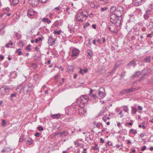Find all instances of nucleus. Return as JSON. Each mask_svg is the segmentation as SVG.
<instances>
[{
	"label": "nucleus",
	"instance_id": "44",
	"mask_svg": "<svg viewBox=\"0 0 153 153\" xmlns=\"http://www.w3.org/2000/svg\"><path fill=\"white\" fill-rule=\"evenodd\" d=\"M42 39L41 38L39 37L38 38V39H36L35 40V42L36 43L38 42L39 41H42Z\"/></svg>",
	"mask_w": 153,
	"mask_h": 153
},
{
	"label": "nucleus",
	"instance_id": "49",
	"mask_svg": "<svg viewBox=\"0 0 153 153\" xmlns=\"http://www.w3.org/2000/svg\"><path fill=\"white\" fill-rule=\"evenodd\" d=\"M16 93H14L12 94L11 95H10V97H16Z\"/></svg>",
	"mask_w": 153,
	"mask_h": 153
},
{
	"label": "nucleus",
	"instance_id": "35",
	"mask_svg": "<svg viewBox=\"0 0 153 153\" xmlns=\"http://www.w3.org/2000/svg\"><path fill=\"white\" fill-rule=\"evenodd\" d=\"M116 10H117V8H116V7H113L111 8L110 12L111 13H112L115 11V12H116Z\"/></svg>",
	"mask_w": 153,
	"mask_h": 153
},
{
	"label": "nucleus",
	"instance_id": "19",
	"mask_svg": "<svg viewBox=\"0 0 153 153\" xmlns=\"http://www.w3.org/2000/svg\"><path fill=\"white\" fill-rule=\"evenodd\" d=\"M93 92V90L91 89H90V92L88 94V95L90 96H91V97L93 98L94 99H96L97 97L96 96V95H94V94H92V93Z\"/></svg>",
	"mask_w": 153,
	"mask_h": 153
},
{
	"label": "nucleus",
	"instance_id": "22",
	"mask_svg": "<svg viewBox=\"0 0 153 153\" xmlns=\"http://www.w3.org/2000/svg\"><path fill=\"white\" fill-rule=\"evenodd\" d=\"M134 65V66H135L136 65V62L134 60H132L130 62L128 63L127 64L128 65V66H131V65Z\"/></svg>",
	"mask_w": 153,
	"mask_h": 153
},
{
	"label": "nucleus",
	"instance_id": "58",
	"mask_svg": "<svg viewBox=\"0 0 153 153\" xmlns=\"http://www.w3.org/2000/svg\"><path fill=\"white\" fill-rule=\"evenodd\" d=\"M104 140L102 138H100V143H104Z\"/></svg>",
	"mask_w": 153,
	"mask_h": 153
},
{
	"label": "nucleus",
	"instance_id": "38",
	"mask_svg": "<svg viewBox=\"0 0 153 153\" xmlns=\"http://www.w3.org/2000/svg\"><path fill=\"white\" fill-rule=\"evenodd\" d=\"M89 25H90V24L88 22H87L86 23H84V25H83L84 28V29H86V28L87 27H88Z\"/></svg>",
	"mask_w": 153,
	"mask_h": 153
},
{
	"label": "nucleus",
	"instance_id": "2",
	"mask_svg": "<svg viewBox=\"0 0 153 153\" xmlns=\"http://www.w3.org/2000/svg\"><path fill=\"white\" fill-rule=\"evenodd\" d=\"M10 89L7 86H4L0 88V95L3 97L6 93H8Z\"/></svg>",
	"mask_w": 153,
	"mask_h": 153
},
{
	"label": "nucleus",
	"instance_id": "17",
	"mask_svg": "<svg viewBox=\"0 0 153 153\" xmlns=\"http://www.w3.org/2000/svg\"><path fill=\"white\" fill-rule=\"evenodd\" d=\"M79 13L84 18H87L88 16V14L86 11H83L82 12V11H81Z\"/></svg>",
	"mask_w": 153,
	"mask_h": 153
},
{
	"label": "nucleus",
	"instance_id": "57",
	"mask_svg": "<svg viewBox=\"0 0 153 153\" xmlns=\"http://www.w3.org/2000/svg\"><path fill=\"white\" fill-rule=\"evenodd\" d=\"M38 128L39 131H42L43 130V127L42 126H39L38 127Z\"/></svg>",
	"mask_w": 153,
	"mask_h": 153
},
{
	"label": "nucleus",
	"instance_id": "37",
	"mask_svg": "<svg viewBox=\"0 0 153 153\" xmlns=\"http://www.w3.org/2000/svg\"><path fill=\"white\" fill-rule=\"evenodd\" d=\"M62 31V30H59L58 31H57L56 30H55L54 31L53 33L54 34H57L59 35L61 34Z\"/></svg>",
	"mask_w": 153,
	"mask_h": 153
},
{
	"label": "nucleus",
	"instance_id": "14",
	"mask_svg": "<svg viewBox=\"0 0 153 153\" xmlns=\"http://www.w3.org/2000/svg\"><path fill=\"white\" fill-rule=\"evenodd\" d=\"M136 90L137 89L135 88H132L128 89H125L123 90V94L126 93H128L131 92H132L133 91H134Z\"/></svg>",
	"mask_w": 153,
	"mask_h": 153
},
{
	"label": "nucleus",
	"instance_id": "16",
	"mask_svg": "<svg viewBox=\"0 0 153 153\" xmlns=\"http://www.w3.org/2000/svg\"><path fill=\"white\" fill-rule=\"evenodd\" d=\"M51 117L53 119H58L60 118L61 117V114H53L51 115Z\"/></svg>",
	"mask_w": 153,
	"mask_h": 153
},
{
	"label": "nucleus",
	"instance_id": "62",
	"mask_svg": "<svg viewBox=\"0 0 153 153\" xmlns=\"http://www.w3.org/2000/svg\"><path fill=\"white\" fill-rule=\"evenodd\" d=\"M107 8L106 7H104V8H102L101 9V10L103 11L107 10Z\"/></svg>",
	"mask_w": 153,
	"mask_h": 153
},
{
	"label": "nucleus",
	"instance_id": "61",
	"mask_svg": "<svg viewBox=\"0 0 153 153\" xmlns=\"http://www.w3.org/2000/svg\"><path fill=\"white\" fill-rule=\"evenodd\" d=\"M146 149V146H144L143 147V148H142V149H141V151H144V150H145V149Z\"/></svg>",
	"mask_w": 153,
	"mask_h": 153
},
{
	"label": "nucleus",
	"instance_id": "47",
	"mask_svg": "<svg viewBox=\"0 0 153 153\" xmlns=\"http://www.w3.org/2000/svg\"><path fill=\"white\" fill-rule=\"evenodd\" d=\"M69 28V31L71 33L74 32V29L73 28L70 27H68Z\"/></svg>",
	"mask_w": 153,
	"mask_h": 153
},
{
	"label": "nucleus",
	"instance_id": "10",
	"mask_svg": "<svg viewBox=\"0 0 153 153\" xmlns=\"http://www.w3.org/2000/svg\"><path fill=\"white\" fill-rule=\"evenodd\" d=\"M151 12V10L149 9H148L145 12V13L143 16L145 20H147L149 18V14Z\"/></svg>",
	"mask_w": 153,
	"mask_h": 153
},
{
	"label": "nucleus",
	"instance_id": "9",
	"mask_svg": "<svg viewBox=\"0 0 153 153\" xmlns=\"http://www.w3.org/2000/svg\"><path fill=\"white\" fill-rule=\"evenodd\" d=\"M151 72V70L150 69L148 68H146L144 69L142 71V73L143 75V76H147Z\"/></svg>",
	"mask_w": 153,
	"mask_h": 153
},
{
	"label": "nucleus",
	"instance_id": "30",
	"mask_svg": "<svg viewBox=\"0 0 153 153\" xmlns=\"http://www.w3.org/2000/svg\"><path fill=\"white\" fill-rule=\"evenodd\" d=\"M74 145H76V147H78L81 145V144H79V141L78 140L74 141Z\"/></svg>",
	"mask_w": 153,
	"mask_h": 153
},
{
	"label": "nucleus",
	"instance_id": "20",
	"mask_svg": "<svg viewBox=\"0 0 153 153\" xmlns=\"http://www.w3.org/2000/svg\"><path fill=\"white\" fill-rule=\"evenodd\" d=\"M19 0H12L11 2V4L13 6H15L19 3Z\"/></svg>",
	"mask_w": 153,
	"mask_h": 153
},
{
	"label": "nucleus",
	"instance_id": "23",
	"mask_svg": "<svg viewBox=\"0 0 153 153\" xmlns=\"http://www.w3.org/2000/svg\"><path fill=\"white\" fill-rule=\"evenodd\" d=\"M26 140L27 142V143H28V144L29 145H31L33 143V140L29 137H28L27 139Z\"/></svg>",
	"mask_w": 153,
	"mask_h": 153
},
{
	"label": "nucleus",
	"instance_id": "32",
	"mask_svg": "<svg viewBox=\"0 0 153 153\" xmlns=\"http://www.w3.org/2000/svg\"><path fill=\"white\" fill-rule=\"evenodd\" d=\"M129 133L134 134H137V131L136 130H135L133 129H131L129 131Z\"/></svg>",
	"mask_w": 153,
	"mask_h": 153
},
{
	"label": "nucleus",
	"instance_id": "48",
	"mask_svg": "<svg viewBox=\"0 0 153 153\" xmlns=\"http://www.w3.org/2000/svg\"><path fill=\"white\" fill-rule=\"evenodd\" d=\"M15 35L18 39H19L21 38L20 35L18 33H16Z\"/></svg>",
	"mask_w": 153,
	"mask_h": 153
},
{
	"label": "nucleus",
	"instance_id": "27",
	"mask_svg": "<svg viewBox=\"0 0 153 153\" xmlns=\"http://www.w3.org/2000/svg\"><path fill=\"white\" fill-rule=\"evenodd\" d=\"M13 45V42L10 41L7 44L5 45V47L7 48H10L9 45Z\"/></svg>",
	"mask_w": 153,
	"mask_h": 153
},
{
	"label": "nucleus",
	"instance_id": "36",
	"mask_svg": "<svg viewBox=\"0 0 153 153\" xmlns=\"http://www.w3.org/2000/svg\"><path fill=\"white\" fill-rule=\"evenodd\" d=\"M100 123H97V122H95L93 124L94 125L96 126V127L98 128H100Z\"/></svg>",
	"mask_w": 153,
	"mask_h": 153
},
{
	"label": "nucleus",
	"instance_id": "39",
	"mask_svg": "<svg viewBox=\"0 0 153 153\" xmlns=\"http://www.w3.org/2000/svg\"><path fill=\"white\" fill-rule=\"evenodd\" d=\"M82 96L84 97V99L86 100V101L87 102L89 100L88 96L87 95H83Z\"/></svg>",
	"mask_w": 153,
	"mask_h": 153
},
{
	"label": "nucleus",
	"instance_id": "59",
	"mask_svg": "<svg viewBox=\"0 0 153 153\" xmlns=\"http://www.w3.org/2000/svg\"><path fill=\"white\" fill-rule=\"evenodd\" d=\"M122 113H123L122 111H120V112L119 113V114L121 115L120 116V117L121 118L123 116V114H122Z\"/></svg>",
	"mask_w": 153,
	"mask_h": 153
},
{
	"label": "nucleus",
	"instance_id": "13",
	"mask_svg": "<svg viewBox=\"0 0 153 153\" xmlns=\"http://www.w3.org/2000/svg\"><path fill=\"white\" fill-rule=\"evenodd\" d=\"M36 12L32 9H30L27 11V15L29 17L33 16L35 14Z\"/></svg>",
	"mask_w": 153,
	"mask_h": 153
},
{
	"label": "nucleus",
	"instance_id": "60",
	"mask_svg": "<svg viewBox=\"0 0 153 153\" xmlns=\"http://www.w3.org/2000/svg\"><path fill=\"white\" fill-rule=\"evenodd\" d=\"M39 1L41 2L42 3H45L46 2L47 0H39Z\"/></svg>",
	"mask_w": 153,
	"mask_h": 153
},
{
	"label": "nucleus",
	"instance_id": "28",
	"mask_svg": "<svg viewBox=\"0 0 153 153\" xmlns=\"http://www.w3.org/2000/svg\"><path fill=\"white\" fill-rule=\"evenodd\" d=\"M54 24L55 26L58 27L59 26L61 25V23L59 21H56L54 22Z\"/></svg>",
	"mask_w": 153,
	"mask_h": 153
},
{
	"label": "nucleus",
	"instance_id": "54",
	"mask_svg": "<svg viewBox=\"0 0 153 153\" xmlns=\"http://www.w3.org/2000/svg\"><path fill=\"white\" fill-rule=\"evenodd\" d=\"M108 29L110 30L111 31L113 32V33H116V32H115L114 31V30H113V29H112L111 28V27H108Z\"/></svg>",
	"mask_w": 153,
	"mask_h": 153
},
{
	"label": "nucleus",
	"instance_id": "51",
	"mask_svg": "<svg viewBox=\"0 0 153 153\" xmlns=\"http://www.w3.org/2000/svg\"><path fill=\"white\" fill-rule=\"evenodd\" d=\"M6 124V121L5 120H2V125L3 126H4Z\"/></svg>",
	"mask_w": 153,
	"mask_h": 153
},
{
	"label": "nucleus",
	"instance_id": "15",
	"mask_svg": "<svg viewBox=\"0 0 153 153\" xmlns=\"http://www.w3.org/2000/svg\"><path fill=\"white\" fill-rule=\"evenodd\" d=\"M56 40L55 39L49 38L48 40V43L50 45H52L55 42Z\"/></svg>",
	"mask_w": 153,
	"mask_h": 153
},
{
	"label": "nucleus",
	"instance_id": "21",
	"mask_svg": "<svg viewBox=\"0 0 153 153\" xmlns=\"http://www.w3.org/2000/svg\"><path fill=\"white\" fill-rule=\"evenodd\" d=\"M11 150H12V149H11L10 148V147H4L1 151V152H7L9 151H10Z\"/></svg>",
	"mask_w": 153,
	"mask_h": 153
},
{
	"label": "nucleus",
	"instance_id": "41",
	"mask_svg": "<svg viewBox=\"0 0 153 153\" xmlns=\"http://www.w3.org/2000/svg\"><path fill=\"white\" fill-rule=\"evenodd\" d=\"M39 77L38 75L37 74L35 75L33 77L34 79L36 81Z\"/></svg>",
	"mask_w": 153,
	"mask_h": 153
},
{
	"label": "nucleus",
	"instance_id": "55",
	"mask_svg": "<svg viewBox=\"0 0 153 153\" xmlns=\"http://www.w3.org/2000/svg\"><path fill=\"white\" fill-rule=\"evenodd\" d=\"M4 33V31H3V29L1 28L0 29V35H2Z\"/></svg>",
	"mask_w": 153,
	"mask_h": 153
},
{
	"label": "nucleus",
	"instance_id": "52",
	"mask_svg": "<svg viewBox=\"0 0 153 153\" xmlns=\"http://www.w3.org/2000/svg\"><path fill=\"white\" fill-rule=\"evenodd\" d=\"M106 108L105 107H104L102 108V110H101L100 111L103 114L104 113L105 111H106Z\"/></svg>",
	"mask_w": 153,
	"mask_h": 153
},
{
	"label": "nucleus",
	"instance_id": "56",
	"mask_svg": "<svg viewBox=\"0 0 153 153\" xmlns=\"http://www.w3.org/2000/svg\"><path fill=\"white\" fill-rule=\"evenodd\" d=\"M63 132H64V133H63V134H64V135L65 136H66L67 135H68L69 134V132H65V131H63Z\"/></svg>",
	"mask_w": 153,
	"mask_h": 153
},
{
	"label": "nucleus",
	"instance_id": "1",
	"mask_svg": "<svg viewBox=\"0 0 153 153\" xmlns=\"http://www.w3.org/2000/svg\"><path fill=\"white\" fill-rule=\"evenodd\" d=\"M110 21L117 26H119L121 23L122 17H119L116 14L112 13L111 15Z\"/></svg>",
	"mask_w": 153,
	"mask_h": 153
},
{
	"label": "nucleus",
	"instance_id": "64",
	"mask_svg": "<svg viewBox=\"0 0 153 153\" xmlns=\"http://www.w3.org/2000/svg\"><path fill=\"white\" fill-rule=\"evenodd\" d=\"M38 4V2H36V3H34L33 2L32 3V4L34 6H36Z\"/></svg>",
	"mask_w": 153,
	"mask_h": 153
},
{
	"label": "nucleus",
	"instance_id": "63",
	"mask_svg": "<svg viewBox=\"0 0 153 153\" xmlns=\"http://www.w3.org/2000/svg\"><path fill=\"white\" fill-rule=\"evenodd\" d=\"M144 77V76H143L138 80V81L140 82H141L142 80L143 79Z\"/></svg>",
	"mask_w": 153,
	"mask_h": 153
},
{
	"label": "nucleus",
	"instance_id": "33",
	"mask_svg": "<svg viewBox=\"0 0 153 153\" xmlns=\"http://www.w3.org/2000/svg\"><path fill=\"white\" fill-rule=\"evenodd\" d=\"M123 111L125 112H128L129 111L128 107L127 106H124L123 107Z\"/></svg>",
	"mask_w": 153,
	"mask_h": 153
},
{
	"label": "nucleus",
	"instance_id": "4",
	"mask_svg": "<svg viewBox=\"0 0 153 153\" xmlns=\"http://www.w3.org/2000/svg\"><path fill=\"white\" fill-rule=\"evenodd\" d=\"M105 95L104 88L102 87L100 88L99 90V98L100 99H102L105 96Z\"/></svg>",
	"mask_w": 153,
	"mask_h": 153
},
{
	"label": "nucleus",
	"instance_id": "25",
	"mask_svg": "<svg viewBox=\"0 0 153 153\" xmlns=\"http://www.w3.org/2000/svg\"><path fill=\"white\" fill-rule=\"evenodd\" d=\"M43 21L44 22H46L48 24H50L51 22V21L48 18H44L43 19Z\"/></svg>",
	"mask_w": 153,
	"mask_h": 153
},
{
	"label": "nucleus",
	"instance_id": "11",
	"mask_svg": "<svg viewBox=\"0 0 153 153\" xmlns=\"http://www.w3.org/2000/svg\"><path fill=\"white\" fill-rule=\"evenodd\" d=\"M80 51L79 50L76 49H73L72 50V56H78Z\"/></svg>",
	"mask_w": 153,
	"mask_h": 153
},
{
	"label": "nucleus",
	"instance_id": "24",
	"mask_svg": "<svg viewBox=\"0 0 153 153\" xmlns=\"http://www.w3.org/2000/svg\"><path fill=\"white\" fill-rule=\"evenodd\" d=\"M16 53H17L19 55H21L23 54L20 48H19L17 49L16 51Z\"/></svg>",
	"mask_w": 153,
	"mask_h": 153
},
{
	"label": "nucleus",
	"instance_id": "12",
	"mask_svg": "<svg viewBox=\"0 0 153 153\" xmlns=\"http://www.w3.org/2000/svg\"><path fill=\"white\" fill-rule=\"evenodd\" d=\"M145 0H134V3L136 6H140L144 2Z\"/></svg>",
	"mask_w": 153,
	"mask_h": 153
},
{
	"label": "nucleus",
	"instance_id": "29",
	"mask_svg": "<svg viewBox=\"0 0 153 153\" xmlns=\"http://www.w3.org/2000/svg\"><path fill=\"white\" fill-rule=\"evenodd\" d=\"M87 53L89 56H88V58L89 59H91L92 57V52L90 50H89L87 51Z\"/></svg>",
	"mask_w": 153,
	"mask_h": 153
},
{
	"label": "nucleus",
	"instance_id": "50",
	"mask_svg": "<svg viewBox=\"0 0 153 153\" xmlns=\"http://www.w3.org/2000/svg\"><path fill=\"white\" fill-rule=\"evenodd\" d=\"M40 134L38 132H36L35 134V136L37 137H39L40 136Z\"/></svg>",
	"mask_w": 153,
	"mask_h": 153
},
{
	"label": "nucleus",
	"instance_id": "40",
	"mask_svg": "<svg viewBox=\"0 0 153 153\" xmlns=\"http://www.w3.org/2000/svg\"><path fill=\"white\" fill-rule=\"evenodd\" d=\"M33 68L34 69H35L37 67V65L35 63H33L31 64Z\"/></svg>",
	"mask_w": 153,
	"mask_h": 153
},
{
	"label": "nucleus",
	"instance_id": "6",
	"mask_svg": "<svg viewBox=\"0 0 153 153\" xmlns=\"http://www.w3.org/2000/svg\"><path fill=\"white\" fill-rule=\"evenodd\" d=\"M76 102L78 103V104L81 105L84 104L86 103V100L84 99V97L82 95L79 97L76 100Z\"/></svg>",
	"mask_w": 153,
	"mask_h": 153
},
{
	"label": "nucleus",
	"instance_id": "26",
	"mask_svg": "<svg viewBox=\"0 0 153 153\" xmlns=\"http://www.w3.org/2000/svg\"><path fill=\"white\" fill-rule=\"evenodd\" d=\"M131 113L133 114H135L137 111V109L134 107H132Z\"/></svg>",
	"mask_w": 153,
	"mask_h": 153
},
{
	"label": "nucleus",
	"instance_id": "18",
	"mask_svg": "<svg viewBox=\"0 0 153 153\" xmlns=\"http://www.w3.org/2000/svg\"><path fill=\"white\" fill-rule=\"evenodd\" d=\"M151 61V56H147L143 59V62L146 63H149Z\"/></svg>",
	"mask_w": 153,
	"mask_h": 153
},
{
	"label": "nucleus",
	"instance_id": "7",
	"mask_svg": "<svg viewBox=\"0 0 153 153\" xmlns=\"http://www.w3.org/2000/svg\"><path fill=\"white\" fill-rule=\"evenodd\" d=\"M80 108L79 109V114L82 116V115H85L86 113V110L83 108L85 106V105L81 104L79 105Z\"/></svg>",
	"mask_w": 153,
	"mask_h": 153
},
{
	"label": "nucleus",
	"instance_id": "34",
	"mask_svg": "<svg viewBox=\"0 0 153 153\" xmlns=\"http://www.w3.org/2000/svg\"><path fill=\"white\" fill-rule=\"evenodd\" d=\"M140 74V72L139 71H138L136 72L135 74L132 77H137Z\"/></svg>",
	"mask_w": 153,
	"mask_h": 153
},
{
	"label": "nucleus",
	"instance_id": "45",
	"mask_svg": "<svg viewBox=\"0 0 153 153\" xmlns=\"http://www.w3.org/2000/svg\"><path fill=\"white\" fill-rule=\"evenodd\" d=\"M24 135L22 134L19 139V142H22L23 141Z\"/></svg>",
	"mask_w": 153,
	"mask_h": 153
},
{
	"label": "nucleus",
	"instance_id": "3",
	"mask_svg": "<svg viewBox=\"0 0 153 153\" xmlns=\"http://www.w3.org/2000/svg\"><path fill=\"white\" fill-rule=\"evenodd\" d=\"M33 85L30 82L28 83L25 85L23 88V90L25 93H27L31 91L32 90Z\"/></svg>",
	"mask_w": 153,
	"mask_h": 153
},
{
	"label": "nucleus",
	"instance_id": "5",
	"mask_svg": "<svg viewBox=\"0 0 153 153\" xmlns=\"http://www.w3.org/2000/svg\"><path fill=\"white\" fill-rule=\"evenodd\" d=\"M123 8L121 6H119L117 8L116 12H115V14H116L119 17H121L123 13Z\"/></svg>",
	"mask_w": 153,
	"mask_h": 153
},
{
	"label": "nucleus",
	"instance_id": "8",
	"mask_svg": "<svg viewBox=\"0 0 153 153\" xmlns=\"http://www.w3.org/2000/svg\"><path fill=\"white\" fill-rule=\"evenodd\" d=\"M84 17L82 16L79 13H78L75 16V19L77 21L82 22L84 21Z\"/></svg>",
	"mask_w": 153,
	"mask_h": 153
},
{
	"label": "nucleus",
	"instance_id": "46",
	"mask_svg": "<svg viewBox=\"0 0 153 153\" xmlns=\"http://www.w3.org/2000/svg\"><path fill=\"white\" fill-rule=\"evenodd\" d=\"M24 43L22 41H20L19 43V45H21L22 46H24Z\"/></svg>",
	"mask_w": 153,
	"mask_h": 153
},
{
	"label": "nucleus",
	"instance_id": "53",
	"mask_svg": "<svg viewBox=\"0 0 153 153\" xmlns=\"http://www.w3.org/2000/svg\"><path fill=\"white\" fill-rule=\"evenodd\" d=\"M145 135V133H141L140 135V136L141 137H144Z\"/></svg>",
	"mask_w": 153,
	"mask_h": 153
},
{
	"label": "nucleus",
	"instance_id": "31",
	"mask_svg": "<svg viewBox=\"0 0 153 153\" xmlns=\"http://www.w3.org/2000/svg\"><path fill=\"white\" fill-rule=\"evenodd\" d=\"M63 133H64L63 131H59V133H56L55 134L53 133L52 135H53V136H56L58 135H60L61 136H62V134H63Z\"/></svg>",
	"mask_w": 153,
	"mask_h": 153
},
{
	"label": "nucleus",
	"instance_id": "43",
	"mask_svg": "<svg viewBox=\"0 0 153 153\" xmlns=\"http://www.w3.org/2000/svg\"><path fill=\"white\" fill-rule=\"evenodd\" d=\"M90 7L92 8H94L95 7V5L93 2H91L90 4Z\"/></svg>",
	"mask_w": 153,
	"mask_h": 153
},
{
	"label": "nucleus",
	"instance_id": "42",
	"mask_svg": "<svg viewBox=\"0 0 153 153\" xmlns=\"http://www.w3.org/2000/svg\"><path fill=\"white\" fill-rule=\"evenodd\" d=\"M31 45H27V46L25 48V49L28 50V51H30L31 50V48L30 47H31Z\"/></svg>",
	"mask_w": 153,
	"mask_h": 153
}]
</instances>
